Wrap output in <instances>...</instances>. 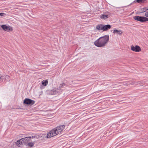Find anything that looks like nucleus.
<instances>
[{"label":"nucleus","instance_id":"obj_18","mask_svg":"<svg viewBox=\"0 0 148 148\" xmlns=\"http://www.w3.org/2000/svg\"><path fill=\"white\" fill-rule=\"evenodd\" d=\"M148 9L146 8H144L142 9V12H144L147 10Z\"/></svg>","mask_w":148,"mask_h":148},{"label":"nucleus","instance_id":"obj_2","mask_svg":"<svg viewBox=\"0 0 148 148\" xmlns=\"http://www.w3.org/2000/svg\"><path fill=\"white\" fill-rule=\"evenodd\" d=\"M109 37L108 35H106L101 37L95 41L94 43L95 45L98 47L105 46L109 41Z\"/></svg>","mask_w":148,"mask_h":148},{"label":"nucleus","instance_id":"obj_9","mask_svg":"<svg viewBox=\"0 0 148 148\" xmlns=\"http://www.w3.org/2000/svg\"><path fill=\"white\" fill-rule=\"evenodd\" d=\"M30 138L29 140L27 141V142L26 143V144L25 145L28 147L31 148L33 147L34 145V142H30L31 140V138L30 137H29Z\"/></svg>","mask_w":148,"mask_h":148},{"label":"nucleus","instance_id":"obj_8","mask_svg":"<svg viewBox=\"0 0 148 148\" xmlns=\"http://www.w3.org/2000/svg\"><path fill=\"white\" fill-rule=\"evenodd\" d=\"M134 19L135 20L140 22H145L148 21V18L144 17L136 16L134 17Z\"/></svg>","mask_w":148,"mask_h":148},{"label":"nucleus","instance_id":"obj_5","mask_svg":"<svg viewBox=\"0 0 148 148\" xmlns=\"http://www.w3.org/2000/svg\"><path fill=\"white\" fill-rule=\"evenodd\" d=\"M2 29L5 32H10L14 30L13 27L8 25L3 24L1 25Z\"/></svg>","mask_w":148,"mask_h":148},{"label":"nucleus","instance_id":"obj_4","mask_svg":"<svg viewBox=\"0 0 148 148\" xmlns=\"http://www.w3.org/2000/svg\"><path fill=\"white\" fill-rule=\"evenodd\" d=\"M59 89L56 88L54 86H53L47 90L48 94L49 95H56L58 93Z\"/></svg>","mask_w":148,"mask_h":148},{"label":"nucleus","instance_id":"obj_20","mask_svg":"<svg viewBox=\"0 0 148 148\" xmlns=\"http://www.w3.org/2000/svg\"><path fill=\"white\" fill-rule=\"evenodd\" d=\"M3 81V79L2 78L1 75H0V81Z\"/></svg>","mask_w":148,"mask_h":148},{"label":"nucleus","instance_id":"obj_21","mask_svg":"<svg viewBox=\"0 0 148 148\" xmlns=\"http://www.w3.org/2000/svg\"><path fill=\"white\" fill-rule=\"evenodd\" d=\"M145 16H146L148 17V12L145 13Z\"/></svg>","mask_w":148,"mask_h":148},{"label":"nucleus","instance_id":"obj_7","mask_svg":"<svg viewBox=\"0 0 148 148\" xmlns=\"http://www.w3.org/2000/svg\"><path fill=\"white\" fill-rule=\"evenodd\" d=\"M131 49L133 51L136 52H139L141 51V49L140 47L138 45H132L131 46Z\"/></svg>","mask_w":148,"mask_h":148},{"label":"nucleus","instance_id":"obj_15","mask_svg":"<svg viewBox=\"0 0 148 148\" xmlns=\"http://www.w3.org/2000/svg\"><path fill=\"white\" fill-rule=\"evenodd\" d=\"M42 85L46 86L47 84L48 81L47 80H44L42 81Z\"/></svg>","mask_w":148,"mask_h":148},{"label":"nucleus","instance_id":"obj_6","mask_svg":"<svg viewBox=\"0 0 148 148\" xmlns=\"http://www.w3.org/2000/svg\"><path fill=\"white\" fill-rule=\"evenodd\" d=\"M35 103V101L30 99L26 98L24 100L23 104L24 105H28L32 106Z\"/></svg>","mask_w":148,"mask_h":148},{"label":"nucleus","instance_id":"obj_16","mask_svg":"<svg viewBox=\"0 0 148 148\" xmlns=\"http://www.w3.org/2000/svg\"><path fill=\"white\" fill-rule=\"evenodd\" d=\"M65 84L64 83H62L60 84L59 85V87L58 89H61V88H62L64 86H65Z\"/></svg>","mask_w":148,"mask_h":148},{"label":"nucleus","instance_id":"obj_19","mask_svg":"<svg viewBox=\"0 0 148 148\" xmlns=\"http://www.w3.org/2000/svg\"><path fill=\"white\" fill-rule=\"evenodd\" d=\"M0 16H1L5 17L6 16V14L3 13H0Z\"/></svg>","mask_w":148,"mask_h":148},{"label":"nucleus","instance_id":"obj_14","mask_svg":"<svg viewBox=\"0 0 148 148\" xmlns=\"http://www.w3.org/2000/svg\"><path fill=\"white\" fill-rule=\"evenodd\" d=\"M2 78L3 79V81L8 80L10 78V76L8 75H1Z\"/></svg>","mask_w":148,"mask_h":148},{"label":"nucleus","instance_id":"obj_3","mask_svg":"<svg viewBox=\"0 0 148 148\" xmlns=\"http://www.w3.org/2000/svg\"><path fill=\"white\" fill-rule=\"evenodd\" d=\"M30 138L29 137H26L21 138L17 140L15 143L16 145L18 147H22L23 144H26V143L29 140Z\"/></svg>","mask_w":148,"mask_h":148},{"label":"nucleus","instance_id":"obj_17","mask_svg":"<svg viewBox=\"0 0 148 148\" xmlns=\"http://www.w3.org/2000/svg\"><path fill=\"white\" fill-rule=\"evenodd\" d=\"M146 0H136V2L138 3H143Z\"/></svg>","mask_w":148,"mask_h":148},{"label":"nucleus","instance_id":"obj_11","mask_svg":"<svg viewBox=\"0 0 148 148\" xmlns=\"http://www.w3.org/2000/svg\"><path fill=\"white\" fill-rule=\"evenodd\" d=\"M111 26L110 25H103V31H105L110 29Z\"/></svg>","mask_w":148,"mask_h":148},{"label":"nucleus","instance_id":"obj_10","mask_svg":"<svg viewBox=\"0 0 148 148\" xmlns=\"http://www.w3.org/2000/svg\"><path fill=\"white\" fill-rule=\"evenodd\" d=\"M113 33L115 35H119L121 36L123 32L121 30L115 29L113 30Z\"/></svg>","mask_w":148,"mask_h":148},{"label":"nucleus","instance_id":"obj_1","mask_svg":"<svg viewBox=\"0 0 148 148\" xmlns=\"http://www.w3.org/2000/svg\"><path fill=\"white\" fill-rule=\"evenodd\" d=\"M65 128L64 125L58 126L51 130L47 134L48 138L55 136L61 133Z\"/></svg>","mask_w":148,"mask_h":148},{"label":"nucleus","instance_id":"obj_13","mask_svg":"<svg viewBox=\"0 0 148 148\" xmlns=\"http://www.w3.org/2000/svg\"><path fill=\"white\" fill-rule=\"evenodd\" d=\"M96 29L99 31H103V24H99L96 26Z\"/></svg>","mask_w":148,"mask_h":148},{"label":"nucleus","instance_id":"obj_12","mask_svg":"<svg viewBox=\"0 0 148 148\" xmlns=\"http://www.w3.org/2000/svg\"><path fill=\"white\" fill-rule=\"evenodd\" d=\"M100 18L102 20H105L109 18L108 14H103L100 16Z\"/></svg>","mask_w":148,"mask_h":148}]
</instances>
